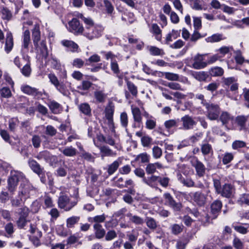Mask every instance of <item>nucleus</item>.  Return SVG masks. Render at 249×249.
<instances>
[{"label":"nucleus","instance_id":"72a5a7b5","mask_svg":"<svg viewBox=\"0 0 249 249\" xmlns=\"http://www.w3.org/2000/svg\"><path fill=\"white\" fill-rule=\"evenodd\" d=\"M194 78L199 81H205L208 78V74L205 71H195L192 74Z\"/></svg>","mask_w":249,"mask_h":249},{"label":"nucleus","instance_id":"423d86ee","mask_svg":"<svg viewBox=\"0 0 249 249\" xmlns=\"http://www.w3.org/2000/svg\"><path fill=\"white\" fill-rule=\"evenodd\" d=\"M33 191V186L25 178L22 180L18 194L19 196H22L24 199H26L30 197L31 192Z\"/></svg>","mask_w":249,"mask_h":249},{"label":"nucleus","instance_id":"4d7b16f0","mask_svg":"<svg viewBox=\"0 0 249 249\" xmlns=\"http://www.w3.org/2000/svg\"><path fill=\"white\" fill-rule=\"evenodd\" d=\"M162 152L161 149L158 146H154L152 148V155L155 159H159L162 156Z\"/></svg>","mask_w":249,"mask_h":249},{"label":"nucleus","instance_id":"774afa93","mask_svg":"<svg viewBox=\"0 0 249 249\" xmlns=\"http://www.w3.org/2000/svg\"><path fill=\"white\" fill-rule=\"evenodd\" d=\"M233 159V155L231 153H226L223 157L222 162L224 164L230 163Z\"/></svg>","mask_w":249,"mask_h":249},{"label":"nucleus","instance_id":"7ed1b4c3","mask_svg":"<svg viewBox=\"0 0 249 249\" xmlns=\"http://www.w3.org/2000/svg\"><path fill=\"white\" fill-rule=\"evenodd\" d=\"M104 28L100 25H94L90 27H86L84 31L83 36L89 40L99 37L102 35Z\"/></svg>","mask_w":249,"mask_h":249},{"label":"nucleus","instance_id":"b1692460","mask_svg":"<svg viewBox=\"0 0 249 249\" xmlns=\"http://www.w3.org/2000/svg\"><path fill=\"white\" fill-rule=\"evenodd\" d=\"M93 227L96 238L100 239L105 236L106 231L101 224H94Z\"/></svg>","mask_w":249,"mask_h":249},{"label":"nucleus","instance_id":"a19ab883","mask_svg":"<svg viewBox=\"0 0 249 249\" xmlns=\"http://www.w3.org/2000/svg\"><path fill=\"white\" fill-rule=\"evenodd\" d=\"M80 111L85 115L89 116L91 114V108L88 103H82L79 105Z\"/></svg>","mask_w":249,"mask_h":249},{"label":"nucleus","instance_id":"e2e57ef3","mask_svg":"<svg viewBox=\"0 0 249 249\" xmlns=\"http://www.w3.org/2000/svg\"><path fill=\"white\" fill-rule=\"evenodd\" d=\"M152 141V139L149 136H144L141 138L142 144L143 147H149Z\"/></svg>","mask_w":249,"mask_h":249},{"label":"nucleus","instance_id":"39448f33","mask_svg":"<svg viewBox=\"0 0 249 249\" xmlns=\"http://www.w3.org/2000/svg\"><path fill=\"white\" fill-rule=\"evenodd\" d=\"M207 109L206 116L211 121L217 120L218 119L221 109L218 105L209 103L205 106Z\"/></svg>","mask_w":249,"mask_h":249},{"label":"nucleus","instance_id":"13d9d810","mask_svg":"<svg viewBox=\"0 0 249 249\" xmlns=\"http://www.w3.org/2000/svg\"><path fill=\"white\" fill-rule=\"evenodd\" d=\"M219 86V84L216 82H212L210 83L207 86L204 87V89L208 91L213 93L214 91L217 90Z\"/></svg>","mask_w":249,"mask_h":249},{"label":"nucleus","instance_id":"c85d7f7f","mask_svg":"<svg viewBox=\"0 0 249 249\" xmlns=\"http://www.w3.org/2000/svg\"><path fill=\"white\" fill-rule=\"evenodd\" d=\"M145 222L147 227L152 231L155 230L158 226V222L151 217H146Z\"/></svg>","mask_w":249,"mask_h":249},{"label":"nucleus","instance_id":"dca6fc26","mask_svg":"<svg viewBox=\"0 0 249 249\" xmlns=\"http://www.w3.org/2000/svg\"><path fill=\"white\" fill-rule=\"evenodd\" d=\"M93 142L95 145L99 149L102 158L104 157H115L116 156V153L113 152L109 147L105 145L99 146L94 139H93Z\"/></svg>","mask_w":249,"mask_h":249},{"label":"nucleus","instance_id":"9b49d317","mask_svg":"<svg viewBox=\"0 0 249 249\" xmlns=\"http://www.w3.org/2000/svg\"><path fill=\"white\" fill-rule=\"evenodd\" d=\"M181 122L182 123V127L184 130L193 129L196 124V122L193 118L188 115H186L181 118Z\"/></svg>","mask_w":249,"mask_h":249},{"label":"nucleus","instance_id":"9d476101","mask_svg":"<svg viewBox=\"0 0 249 249\" xmlns=\"http://www.w3.org/2000/svg\"><path fill=\"white\" fill-rule=\"evenodd\" d=\"M191 162L192 166L195 168L196 175L199 177L204 176L205 174L206 168L203 163L199 161L197 158L193 159Z\"/></svg>","mask_w":249,"mask_h":249},{"label":"nucleus","instance_id":"473e14b6","mask_svg":"<svg viewBox=\"0 0 249 249\" xmlns=\"http://www.w3.org/2000/svg\"><path fill=\"white\" fill-rule=\"evenodd\" d=\"M106 218L105 214L102 215H96L94 217H89L88 218V220L90 223H94V224H101V223L104 222Z\"/></svg>","mask_w":249,"mask_h":249},{"label":"nucleus","instance_id":"69168bd1","mask_svg":"<svg viewBox=\"0 0 249 249\" xmlns=\"http://www.w3.org/2000/svg\"><path fill=\"white\" fill-rule=\"evenodd\" d=\"M1 96L4 98H9L11 97L12 93L10 89L8 87H3L0 89Z\"/></svg>","mask_w":249,"mask_h":249},{"label":"nucleus","instance_id":"bf43d9fd","mask_svg":"<svg viewBox=\"0 0 249 249\" xmlns=\"http://www.w3.org/2000/svg\"><path fill=\"white\" fill-rule=\"evenodd\" d=\"M120 121L123 127L126 128L128 125V116L126 112H122L120 115ZM127 130V129H126Z\"/></svg>","mask_w":249,"mask_h":249},{"label":"nucleus","instance_id":"a211bd4d","mask_svg":"<svg viewBox=\"0 0 249 249\" xmlns=\"http://www.w3.org/2000/svg\"><path fill=\"white\" fill-rule=\"evenodd\" d=\"M21 89L23 92L29 95L35 97H39L42 95V92L39 91L38 89L31 87L28 85L21 86Z\"/></svg>","mask_w":249,"mask_h":249},{"label":"nucleus","instance_id":"5701e85b","mask_svg":"<svg viewBox=\"0 0 249 249\" xmlns=\"http://www.w3.org/2000/svg\"><path fill=\"white\" fill-rule=\"evenodd\" d=\"M32 38L35 47H38V42L40 40V32L39 26L36 25L32 30Z\"/></svg>","mask_w":249,"mask_h":249},{"label":"nucleus","instance_id":"6e6552de","mask_svg":"<svg viewBox=\"0 0 249 249\" xmlns=\"http://www.w3.org/2000/svg\"><path fill=\"white\" fill-rule=\"evenodd\" d=\"M36 158L38 160H45L51 166L54 165L58 161L57 158L56 156L51 155L49 152L46 150L39 152L36 156Z\"/></svg>","mask_w":249,"mask_h":249},{"label":"nucleus","instance_id":"4468645a","mask_svg":"<svg viewBox=\"0 0 249 249\" xmlns=\"http://www.w3.org/2000/svg\"><path fill=\"white\" fill-rule=\"evenodd\" d=\"M204 54H197L193 58L192 67L193 68L199 70L207 66V63L203 61Z\"/></svg>","mask_w":249,"mask_h":249},{"label":"nucleus","instance_id":"864d4df0","mask_svg":"<svg viewBox=\"0 0 249 249\" xmlns=\"http://www.w3.org/2000/svg\"><path fill=\"white\" fill-rule=\"evenodd\" d=\"M156 126V120L153 117L151 119L146 120L145 127L147 129L152 130L154 129Z\"/></svg>","mask_w":249,"mask_h":249},{"label":"nucleus","instance_id":"4be33fe9","mask_svg":"<svg viewBox=\"0 0 249 249\" xmlns=\"http://www.w3.org/2000/svg\"><path fill=\"white\" fill-rule=\"evenodd\" d=\"M122 163V160L120 158L114 161L112 163L108 164L107 168V171L108 176L113 174L118 169L120 165Z\"/></svg>","mask_w":249,"mask_h":249},{"label":"nucleus","instance_id":"1a4fd4ad","mask_svg":"<svg viewBox=\"0 0 249 249\" xmlns=\"http://www.w3.org/2000/svg\"><path fill=\"white\" fill-rule=\"evenodd\" d=\"M163 196L166 204L171 207L174 211H179L180 210L182 207L181 204L179 202H177L170 193H165Z\"/></svg>","mask_w":249,"mask_h":249},{"label":"nucleus","instance_id":"7c9ffc66","mask_svg":"<svg viewBox=\"0 0 249 249\" xmlns=\"http://www.w3.org/2000/svg\"><path fill=\"white\" fill-rule=\"evenodd\" d=\"M23 58L27 60V63L21 69V72L25 76L28 77L31 74L30 57L28 55L23 56Z\"/></svg>","mask_w":249,"mask_h":249},{"label":"nucleus","instance_id":"20e7f679","mask_svg":"<svg viewBox=\"0 0 249 249\" xmlns=\"http://www.w3.org/2000/svg\"><path fill=\"white\" fill-rule=\"evenodd\" d=\"M76 205V200L72 201V199L64 194L60 196L58 199V205L60 209H63L66 211H69Z\"/></svg>","mask_w":249,"mask_h":249},{"label":"nucleus","instance_id":"cd10ccee","mask_svg":"<svg viewBox=\"0 0 249 249\" xmlns=\"http://www.w3.org/2000/svg\"><path fill=\"white\" fill-rule=\"evenodd\" d=\"M126 216L129 217V221L136 225H142L144 221L143 219L138 215H133L131 213H128Z\"/></svg>","mask_w":249,"mask_h":249},{"label":"nucleus","instance_id":"412c9836","mask_svg":"<svg viewBox=\"0 0 249 249\" xmlns=\"http://www.w3.org/2000/svg\"><path fill=\"white\" fill-rule=\"evenodd\" d=\"M14 46V41L12 34L8 32L6 34L4 50L7 53L11 51Z\"/></svg>","mask_w":249,"mask_h":249},{"label":"nucleus","instance_id":"393cba45","mask_svg":"<svg viewBox=\"0 0 249 249\" xmlns=\"http://www.w3.org/2000/svg\"><path fill=\"white\" fill-rule=\"evenodd\" d=\"M131 109L134 122L141 123L142 122V113L139 108L131 106Z\"/></svg>","mask_w":249,"mask_h":249},{"label":"nucleus","instance_id":"6ab92c4d","mask_svg":"<svg viewBox=\"0 0 249 249\" xmlns=\"http://www.w3.org/2000/svg\"><path fill=\"white\" fill-rule=\"evenodd\" d=\"M47 105L51 112L54 114L60 113L63 110L62 106L54 100L49 101Z\"/></svg>","mask_w":249,"mask_h":249},{"label":"nucleus","instance_id":"3c124183","mask_svg":"<svg viewBox=\"0 0 249 249\" xmlns=\"http://www.w3.org/2000/svg\"><path fill=\"white\" fill-rule=\"evenodd\" d=\"M248 117L244 116H237L236 118V122L238 125L241 126V129H245V123L247 121Z\"/></svg>","mask_w":249,"mask_h":249},{"label":"nucleus","instance_id":"ddd939ff","mask_svg":"<svg viewBox=\"0 0 249 249\" xmlns=\"http://www.w3.org/2000/svg\"><path fill=\"white\" fill-rule=\"evenodd\" d=\"M234 193V189L232 185L226 183L223 185L220 192L218 193L223 197L231 198L232 197Z\"/></svg>","mask_w":249,"mask_h":249},{"label":"nucleus","instance_id":"6e6d98bb","mask_svg":"<svg viewBox=\"0 0 249 249\" xmlns=\"http://www.w3.org/2000/svg\"><path fill=\"white\" fill-rule=\"evenodd\" d=\"M23 199H24L23 197H22V196H19L18 194V195L16 197L11 198V203L12 206L14 207H19Z\"/></svg>","mask_w":249,"mask_h":249},{"label":"nucleus","instance_id":"4c0bfd02","mask_svg":"<svg viewBox=\"0 0 249 249\" xmlns=\"http://www.w3.org/2000/svg\"><path fill=\"white\" fill-rule=\"evenodd\" d=\"M61 152L66 156L67 157H73L77 154V150L71 146H68L65 147Z\"/></svg>","mask_w":249,"mask_h":249},{"label":"nucleus","instance_id":"8fccbe9b","mask_svg":"<svg viewBox=\"0 0 249 249\" xmlns=\"http://www.w3.org/2000/svg\"><path fill=\"white\" fill-rule=\"evenodd\" d=\"M183 226L182 224H175L171 226L172 233L177 235L181 233L183 231Z\"/></svg>","mask_w":249,"mask_h":249},{"label":"nucleus","instance_id":"79ce46f5","mask_svg":"<svg viewBox=\"0 0 249 249\" xmlns=\"http://www.w3.org/2000/svg\"><path fill=\"white\" fill-rule=\"evenodd\" d=\"M178 180L180 183L187 187H195V182L191 178H184L180 176L178 178Z\"/></svg>","mask_w":249,"mask_h":249},{"label":"nucleus","instance_id":"2f4dec72","mask_svg":"<svg viewBox=\"0 0 249 249\" xmlns=\"http://www.w3.org/2000/svg\"><path fill=\"white\" fill-rule=\"evenodd\" d=\"M225 38L221 34H215L205 38V41L208 43H215L224 40Z\"/></svg>","mask_w":249,"mask_h":249},{"label":"nucleus","instance_id":"aec40b11","mask_svg":"<svg viewBox=\"0 0 249 249\" xmlns=\"http://www.w3.org/2000/svg\"><path fill=\"white\" fill-rule=\"evenodd\" d=\"M222 206V202L219 200H215L211 204V213L213 214V219L216 218L221 211Z\"/></svg>","mask_w":249,"mask_h":249},{"label":"nucleus","instance_id":"09e8293b","mask_svg":"<svg viewBox=\"0 0 249 249\" xmlns=\"http://www.w3.org/2000/svg\"><path fill=\"white\" fill-rule=\"evenodd\" d=\"M92 83L88 80H84L81 85L77 87V89L80 90L88 91L92 86Z\"/></svg>","mask_w":249,"mask_h":249},{"label":"nucleus","instance_id":"f03ea898","mask_svg":"<svg viewBox=\"0 0 249 249\" xmlns=\"http://www.w3.org/2000/svg\"><path fill=\"white\" fill-rule=\"evenodd\" d=\"M209 187H207L205 190L199 191L192 194V198L193 201L199 206H203L207 202L208 196L210 193Z\"/></svg>","mask_w":249,"mask_h":249},{"label":"nucleus","instance_id":"f257e3e1","mask_svg":"<svg viewBox=\"0 0 249 249\" xmlns=\"http://www.w3.org/2000/svg\"><path fill=\"white\" fill-rule=\"evenodd\" d=\"M24 179V176L21 172L12 170L8 179V191L11 193H14L16 191L18 181Z\"/></svg>","mask_w":249,"mask_h":249},{"label":"nucleus","instance_id":"de8ad7c7","mask_svg":"<svg viewBox=\"0 0 249 249\" xmlns=\"http://www.w3.org/2000/svg\"><path fill=\"white\" fill-rule=\"evenodd\" d=\"M100 53L102 54L105 57V58L107 60L110 59L111 62L116 61V58L117 57V55L113 53L111 51H101Z\"/></svg>","mask_w":249,"mask_h":249},{"label":"nucleus","instance_id":"bb28decb","mask_svg":"<svg viewBox=\"0 0 249 249\" xmlns=\"http://www.w3.org/2000/svg\"><path fill=\"white\" fill-rule=\"evenodd\" d=\"M28 164L31 169L36 173L40 175L42 172V169L40 165L34 160L29 159Z\"/></svg>","mask_w":249,"mask_h":249},{"label":"nucleus","instance_id":"f704fd0d","mask_svg":"<svg viewBox=\"0 0 249 249\" xmlns=\"http://www.w3.org/2000/svg\"><path fill=\"white\" fill-rule=\"evenodd\" d=\"M232 50L233 47L232 46H224L217 50L216 52L218 53V54H219V56H220V58L222 59V58L224 57L227 54H228Z\"/></svg>","mask_w":249,"mask_h":249},{"label":"nucleus","instance_id":"c03bdc74","mask_svg":"<svg viewBox=\"0 0 249 249\" xmlns=\"http://www.w3.org/2000/svg\"><path fill=\"white\" fill-rule=\"evenodd\" d=\"M110 68L117 77H122V73H120L119 65L116 61H113L110 62Z\"/></svg>","mask_w":249,"mask_h":249},{"label":"nucleus","instance_id":"0e129e2a","mask_svg":"<svg viewBox=\"0 0 249 249\" xmlns=\"http://www.w3.org/2000/svg\"><path fill=\"white\" fill-rule=\"evenodd\" d=\"M246 143L243 141L236 140L234 141L232 144V148L233 149L236 150L239 148L245 147Z\"/></svg>","mask_w":249,"mask_h":249},{"label":"nucleus","instance_id":"e433bc0d","mask_svg":"<svg viewBox=\"0 0 249 249\" xmlns=\"http://www.w3.org/2000/svg\"><path fill=\"white\" fill-rule=\"evenodd\" d=\"M201 151L204 156L208 155L209 154L212 155L213 154V149L212 145L208 143H205L201 144Z\"/></svg>","mask_w":249,"mask_h":249},{"label":"nucleus","instance_id":"338daca9","mask_svg":"<svg viewBox=\"0 0 249 249\" xmlns=\"http://www.w3.org/2000/svg\"><path fill=\"white\" fill-rule=\"evenodd\" d=\"M166 87H169L170 89L173 90H181L183 89L181 88L179 84L176 82H167L164 84Z\"/></svg>","mask_w":249,"mask_h":249},{"label":"nucleus","instance_id":"2eb2a0df","mask_svg":"<svg viewBox=\"0 0 249 249\" xmlns=\"http://www.w3.org/2000/svg\"><path fill=\"white\" fill-rule=\"evenodd\" d=\"M217 120L220 121L223 125L227 127L230 123H232L233 117L229 112L222 111L220 113L218 119Z\"/></svg>","mask_w":249,"mask_h":249},{"label":"nucleus","instance_id":"052dcab7","mask_svg":"<svg viewBox=\"0 0 249 249\" xmlns=\"http://www.w3.org/2000/svg\"><path fill=\"white\" fill-rule=\"evenodd\" d=\"M240 204H246L249 205V194H243L241 195L238 200Z\"/></svg>","mask_w":249,"mask_h":249},{"label":"nucleus","instance_id":"f8f14e48","mask_svg":"<svg viewBox=\"0 0 249 249\" xmlns=\"http://www.w3.org/2000/svg\"><path fill=\"white\" fill-rule=\"evenodd\" d=\"M31 44L30 32L29 30H25L22 35V42L21 45L22 52L26 53L29 51V45Z\"/></svg>","mask_w":249,"mask_h":249},{"label":"nucleus","instance_id":"37998d69","mask_svg":"<svg viewBox=\"0 0 249 249\" xmlns=\"http://www.w3.org/2000/svg\"><path fill=\"white\" fill-rule=\"evenodd\" d=\"M80 220V217L77 216H73L68 218L66 221V226L69 228H71L74 225L77 223Z\"/></svg>","mask_w":249,"mask_h":249},{"label":"nucleus","instance_id":"58836bf2","mask_svg":"<svg viewBox=\"0 0 249 249\" xmlns=\"http://www.w3.org/2000/svg\"><path fill=\"white\" fill-rule=\"evenodd\" d=\"M61 43L63 46L69 48L72 52H76L78 48L77 44L71 40H64L61 41Z\"/></svg>","mask_w":249,"mask_h":249},{"label":"nucleus","instance_id":"f3484780","mask_svg":"<svg viewBox=\"0 0 249 249\" xmlns=\"http://www.w3.org/2000/svg\"><path fill=\"white\" fill-rule=\"evenodd\" d=\"M159 176L150 175L142 179V182L152 188H157L158 185Z\"/></svg>","mask_w":249,"mask_h":249},{"label":"nucleus","instance_id":"0eeeda50","mask_svg":"<svg viewBox=\"0 0 249 249\" xmlns=\"http://www.w3.org/2000/svg\"><path fill=\"white\" fill-rule=\"evenodd\" d=\"M68 24V30L70 32L73 33L75 35H79L83 34L84 31V27L77 18H73L69 22Z\"/></svg>","mask_w":249,"mask_h":249},{"label":"nucleus","instance_id":"a878e982","mask_svg":"<svg viewBox=\"0 0 249 249\" xmlns=\"http://www.w3.org/2000/svg\"><path fill=\"white\" fill-rule=\"evenodd\" d=\"M150 32L155 36V38L157 40L160 41L161 40V30L157 24L153 23L151 25Z\"/></svg>","mask_w":249,"mask_h":249},{"label":"nucleus","instance_id":"603ef678","mask_svg":"<svg viewBox=\"0 0 249 249\" xmlns=\"http://www.w3.org/2000/svg\"><path fill=\"white\" fill-rule=\"evenodd\" d=\"M149 52L152 55H163L164 53L162 49L155 46H150L149 48Z\"/></svg>","mask_w":249,"mask_h":249},{"label":"nucleus","instance_id":"680f3d73","mask_svg":"<svg viewBox=\"0 0 249 249\" xmlns=\"http://www.w3.org/2000/svg\"><path fill=\"white\" fill-rule=\"evenodd\" d=\"M170 178L168 177L159 176L158 183L164 188H167L169 184Z\"/></svg>","mask_w":249,"mask_h":249},{"label":"nucleus","instance_id":"ea45409f","mask_svg":"<svg viewBox=\"0 0 249 249\" xmlns=\"http://www.w3.org/2000/svg\"><path fill=\"white\" fill-rule=\"evenodd\" d=\"M210 74L213 77L221 76L224 73L223 69L219 67L212 68L209 70Z\"/></svg>","mask_w":249,"mask_h":249},{"label":"nucleus","instance_id":"5fc2aeb1","mask_svg":"<svg viewBox=\"0 0 249 249\" xmlns=\"http://www.w3.org/2000/svg\"><path fill=\"white\" fill-rule=\"evenodd\" d=\"M127 87L132 95L134 96H136L138 94V90L137 87L131 82L127 81Z\"/></svg>","mask_w":249,"mask_h":249},{"label":"nucleus","instance_id":"c756f323","mask_svg":"<svg viewBox=\"0 0 249 249\" xmlns=\"http://www.w3.org/2000/svg\"><path fill=\"white\" fill-rule=\"evenodd\" d=\"M150 160V156L146 152L141 153L136 156L135 161L141 163H148Z\"/></svg>","mask_w":249,"mask_h":249},{"label":"nucleus","instance_id":"49530a36","mask_svg":"<svg viewBox=\"0 0 249 249\" xmlns=\"http://www.w3.org/2000/svg\"><path fill=\"white\" fill-rule=\"evenodd\" d=\"M0 12L2 14V18L4 19L9 20L12 16L11 11L6 7H0Z\"/></svg>","mask_w":249,"mask_h":249},{"label":"nucleus","instance_id":"a18cd8bd","mask_svg":"<svg viewBox=\"0 0 249 249\" xmlns=\"http://www.w3.org/2000/svg\"><path fill=\"white\" fill-rule=\"evenodd\" d=\"M94 96L95 98L99 103L105 102L106 98V95L102 90H96L94 92Z\"/></svg>","mask_w":249,"mask_h":249},{"label":"nucleus","instance_id":"c9c22d12","mask_svg":"<svg viewBox=\"0 0 249 249\" xmlns=\"http://www.w3.org/2000/svg\"><path fill=\"white\" fill-rule=\"evenodd\" d=\"M164 76L165 78L168 80L178 81L179 76L178 74L169 72H159V76Z\"/></svg>","mask_w":249,"mask_h":249}]
</instances>
